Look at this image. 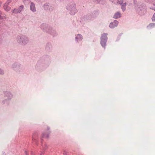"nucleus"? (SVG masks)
I'll use <instances>...</instances> for the list:
<instances>
[{"label":"nucleus","mask_w":155,"mask_h":155,"mask_svg":"<svg viewBox=\"0 0 155 155\" xmlns=\"http://www.w3.org/2000/svg\"><path fill=\"white\" fill-rule=\"evenodd\" d=\"M16 40L18 43L23 45L26 44L28 41V38L26 35L21 34L17 36Z\"/></svg>","instance_id":"f257e3e1"},{"label":"nucleus","mask_w":155,"mask_h":155,"mask_svg":"<svg viewBox=\"0 0 155 155\" xmlns=\"http://www.w3.org/2000/svg\"><path fill=\"white\" fill-rule=\"evenodd\" d=\"M76 5L75 3H72L69 4L67 7V9L70 11V13L71 15H74L78 12V10L76 8Z\"/></svg>","instance_id":"f03ea898"},{"label":"nucleus","mask_w":155,"mask_h":155,"mask_svg":"<svg viewBox=\"0 0 155 155\" xmlns=\"http://www.w3.org/2000/svg\"><path fill=\"white\" fill-rule=\"evenodd\" d=\"M107 33H104L101 35V44L102 47L105 48L107 40Z\"/></svg>","instance_id":"7ed1b4c3"},{"label":"nucleus","mask_w":155,"mask_h":155,"mask_svg":"<svg viewBox=\"0 0 155 155\" xmlns=\"http://www.w3.org/2000/svg\"><path fill=\"white\" fill-rule=\"evenodd\" d=\"M45 26V25L44 24H42L41 26V28H43V30L45 31L46 32H49L53 36H54L55 35V31L53 30L51 28H49L48 27H46L45 28H44V27Z\"/></svg>","instance_id":"20e7f679"},{"label":"nucleus","mask_w":155,"mask_h":155,"mask_svg":"<svg viewBox=\"0 0 155 155\" xmlns=\"http://www.w3.org/2000/svg\"><path fill=\"white\" fill-rule=\"evenodd\" d=\"M5 97H7V99H6L3 101V104H5L6 103H7L8 102V101L10 100L12 97V95L8 91H6L4 93Z\"/></svg>","instance_id":"39448f33"},{"label":"nucleus","mask_w":155,"mask_h":155,"mask_svg":"<svg viewBox=\"0 0 155 155\" xmlns=\"http://www.w3.org/2000/svg\"><path fill=\"white\" fill-rule=\"evenodd\" d=\"M48 130L46 131L43 133L42 135L41 138L42 139L43 138H48L49 137V135L50 134V132L49 130L50 129V128L48 127L47 128Z\"/></svg>","instance_id":"423d86ee"},{"label":"nucleus","mask_w":155,"mask_h":155,"mask_svg":"<svg viewBox=\"0 0 155 155\" xmlns=\"http://www.w3.org/2000/svg\"><path fill=\"white\" fill-rule=\"evenodd\" d=\"M44 8L45 10L47 11L49 10L50 11H52L54 9V8L52 6L49 5L47 3L44 5Z\"/></svg>","instance_id":"0eeeda50"},{"label":"nucleus","mask_w":155,"mask_h":155,"mask_svg":"<svg viewBox=\"0 0 155 155\" xmlns=\"http://www.w3.org/2000/svg\"><path fill=\"white\" fill-rule=\"evenodd\" d=\"M118 22L116 20H114L113 22H111L110 23L109 27L111 28H114V27H117L118 24Z\"/></svg>","instance_id":"6e6552de"},{"label":"nucleus","mask_w":155,"mask_h":155,"mask_svg":"<svg viewBox=\"0 0 155 155\" xmlns=\"http://www.w3.org/2000/svg\"><path fill=\"white\" fill-rule=\"evenodd\" d=\"M121 5V8L123 12H124L126 10V3H123V1L122 0H120V2L119 3Z\"/></svg>","instance_id":"1a4fd4ad"},{"label":"nucleus","mask_w":155,"mask_h":155,"mask_svg":"<svg viewBox=\"0 0 155 155\" xmlns=\"http://www.w3.org/2000/svg\"><path fill=\"white\" fill-rule=\"evenodd\" d=\"M30 9L32 12H36V9L35 6V5L33 2H31V5L30 6Z\"/></svg>","instance_id":"9d476101"},{"label":"nucleus","mask_w":155,"mask_h":155,"mask_svg":"<svg viewBox=\"0 0 155 155\" xmlns=\"http://www.w3.org/2000/svg\"><path fill=\"white\" fill-rule=\"evenodd\" d=\"M83 38V37L81 34H78L75 37V40L77 41H81Z\"/></svg>","instance_id":"9b49d317"},{"label":"nucleus","mask_w":155,"mask_h":155,"mask_svg":"<svg viewBox=\"0 0 155 155\" xmlns=\"http://www.w3.org/2000/svg\"><path fill=\"white\" fill-rule=\"evenodd\" d=\"M121 16V14L120 12H117L114 15L113 18L115 19L119 18Z\"/></svg>","instance_id":"f8f14e48"},{"label":"nucleus","mask_w":155,"mask_h":155,"mask_svg":"<svg viewBox=\"0 0 155 155\" xmlns=\"http://www.w3.org/2000/svg\"><path fill=\"white\" fill-rule=\"evenodd\" d=\"M8 5L7 3H5L3 6L4 9L7 11H8L11 9V8L8 6Z\"/></svg>","instance_id":"ddd939ff"},{"label":"nucleus","mask_w":155,"mask_h":155,"mask_svg":"<svg viewBox=\"0 0 155 155\" xmlns=\"http://www.w3.org/2000/svg\"><path fill=\"white\" fill-rule=\"evenodd\" d=\"M20 67V66L18 64L15 63L13 64L12 65V68H14V69L16 71L17 70V68H19Z\"/></svg>","instance_id":"4468645a"},{"label":"nucleus","mask_w":155,"mask_h":155,"mask_svg":"<svg viewBox=\"0 0 155 155\" xmlns=\"http://www.w3.org/2000/svg\"><path fill=\"white\" fill-rule=\"evenodd\" d=\"M112 2L116 4H119L120 2V0H109Z\"/></svg>","instance_id":"2eb2a0df"},{"label":"nucleus","mask_w":155,"mask_h":155,"mask_svg":"<svg viewBox=\"0 0 155 155\" xmlns=\"http://www.w3.org/2000/svg\"><path fill=\"white\" fill-rule=\"evenodd\" d=\"M12 13L17 14L18 13H19V11L18 10V8H14L12 10Z\"/></svg>","instance_id":"dca6fc26"},{"label":"nucleus","mask_w":155,"mask_h":155,"mask_svg":"<svg viewBox=\"0 0 155 155\" xmlns=\"http://www.w3.org/2000/svg\"><path fill=\"white\" fill-rule=\"evenodd\" d=\"M24 6L23 5H21L18 8V10L19 11V13H20L22 11H23L24 9Z\"/></svg>","instance_id":"f3484780"},{"label":"nucleus","mask_w":155,"mask_h":155,"mask_svg":"<svg viewBox=\"0 0 155 155\" xmlns=\"http://www.w3.org/2000/svg\"><path fill=\"white\" fill-rule=\"evenodd\" d=\"M148 27L150 28H152L153 27H155V23H150Z\"/></svg>","instance_id":"a211bd4d"},{"label":"nucleus","mask_w":155,"mask_h":155,"mask_svg":"<svg viewBox=\"0 0 155 155\" xmlns=\"http://www.w3.org/2000/svg\"><path fill=\"white\" fill-rule=\"evenodd\" d=\"M2 12L0 11V19H2L5 18V17L4 16H1Z\"/></svg>","instance_id":"6ab92c4d"},{"label":"nucleus","mask_w":155,"mask_h":155,"mask_svg":"<svg viewBox=\"0 0 155 155\" xmlns=\"http://www.w3.org/2000/svg\"><path fill=\"white\" fill-rule=\"evenodd\" d=\"M4 74V71L2 69L0 68V75H2Z\"/></svg>","instance_id":"aec40b11"},{"label":"nucleus","mask_w":155,"mask_h":155,"mask_svg":"<svg viewBox=\"0 0 155 155\" xmlns=\"http://www.w3.org/2000/svg\"><path fill=\"white\" fill-rule=\"evenodd\" d=\"M150 1L155 6V0H150Z\"/></svg>","instance_id":"412c9836"},{"label":"nucleus","mask_w":155,"mask_h":155,"mask_svg":"<svg viewBox=\"0 0 155 155\" xmlns=\"http://www.w3.org/2000/svg\"><path fill=\"white\" fill-rule=\"evenodd\" d=\"M152 19L153 21H155V13L153 14Z\"/></svg>","instance_id":"4be33fe9"},{"label":"nucleus","mask_w":155,"mask_h":155,"mask_svg":"<svg viewBox=\"0 0 155 155\" xmlns=\"http://www.w3.org/2000/svg\"><path fill=\"white\" fill-rule=\"evenodd\" d=\"M11 2V0H8L7 2L5 3H7V5H8L9 3Z\"/></svg>","instance_id":"5701e85b"},{"label":"nucleus","mask_w":155,"mask_h":155,"mask_svg":"<svg viewBox=\"0 0 155 155\" xmlns=\"http://www.w3.org/2000/svg\"><path fill=\"white\" fill-rule=\"evenodd\" d=\"M35 134H33V137H32V140L34 141L35 140H36V139L35 138Z\"/></svg>","instance_id":"b1692460"},{"label":"nucleus","mask_w":155,"mask_h":155,"mask_svg":"<svg viewBox=\"0 0 155 155\" xmlns=\"http://www.w3.org/2000/svg\"><path fill=\"white\" fill-rule=\"evenodd\" d=\"M95 2H96L97 3H99L101 0H94Z\"/></svg>","instance_id":"393cba45"},{"label":"nucleus","mask_w":155,"mask_h":155,"mask_svg":"<svg viewBox=\"0 0 155 155\" xmlns=\"http://www.w3.org/2000/svg\"><path fill=\"white\" fill-rule=\"evenodd\" d=\"M88 16L89 17V18H87V19H91V16L90 15H88Z\"/></svg>","instance_id":"a878e982"},{"label":"nucleus","mask_w":155,"mask_h":155,"mask_svg":"<svg viewBox=\"0 0 155 155\" xmlns=\"http://www.w3.org/2000/svg\"><path fill=\"white\" fill-rule=\"evenodd\" d=\"M24 2H26L28 1V2H30V0H23Z\"/></svg>","instance_id":"bb28decb"},{"label":"nucleus","mask_w":155,"mask_h":155,"mask_svg":"<svg viewBox=\"0 0 155 155\" xmlns=\"http://www.w3.org/2000/svg\"><path fill=\"white\" fill-rule=\"evenodd\" d=\"M63 154L64 155H67V152H65V151H64L63 153Z\"/></svg>","instance_id":"cd10ccee"},{"label":"nucleus","mask_w":155,"mask_h":155,"mask_svg":"<svg viewBox=\"0 0 155 155\" xmlns=\"http://www.w3.org/2000/svg\"><path fill=\"white\" fill-rule=\"evenodd\" d=\"M2 155H5V152H3L2 153Z\"/></svg>","instance_id":"c85d7f7f"},{"label":"nucleus","mask_w":155,"mask_h":155,"mask_svg":"<svg viewBox=\"0 0 155 155\" xmlns=\"http://www.w3.org/2000/svg\"><path fill=\"white\" fill-rule=\"evenodd\" d=\"M25 153L26 155H28V154L26 151H25Z\"/></svg>","instance_id":"c756f323"},{"label":"nucleus","mask_w":155,"mask_h":155,"mask_svg":"<svg viewBox=\"0 0 155 155\" xmlns=\"http://www.w3.org/2000/svg\"><path fill=\"white\" fill-rule=\"evenodd\" d=\"M152 9L154 10L155 11V8H151Z\"/></svg>","instance_id":"7c9ffc66"},{"label":"nucleus","mask_w":155,"mask_h":155,"mask_svg":"<svg viewBox=\"0 0 155 155\" xmlns=\"http://www.w3.org/2000/svg\"><path fill=\"white\" fill-rule=\"evenodd\" d=\"M31 155H33V154L32 153H31Z\"/></svg>","instance_id":"2f4dec72"},{"label":"nucleus","mask_w":155,"mask_h":155,"mask_svg":"<svg viewBox=\"0 0 155 155\" xmlns=\"http://www.w3.org/2000/svg\"><path fill=\"white\" fill-rule=\"evenodd\" d=\"M41 155H43V154L42 153H41Z\"/></svg>","instance_id":"473e14b6"}]
</instances>
